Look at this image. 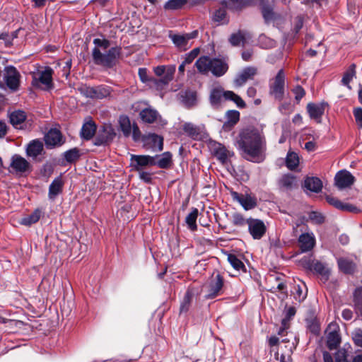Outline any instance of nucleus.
<instances>
[{
    "label": "nucleus",
    "instance_id": "e433bc0d",
    "mask_svg": "<svg viewBox=\"0 0 362 362\" xmlns=\"http://www.w3.org/2000/svg\"><path fill=\"white\" fill-rule=\"evenodd\" d=\"M41 216L42 211L40 209H36L32 214L23 217L20 221V223L23 226H30L32 224L37 223L40 220Z\"/></svg>",
    "mask_w": 362,
    "mask_h": 362
},
{
    "label": "nucleus",
    "instance_id": "052dcab7",
    "mask_svg": "<svg viewBox=\"0 0 362 362\" xmlns=\"http://www.w3.org/2000/svg\"><path fill=\"white\" fill-rule=\"evenodd\" d=\"M93 44L95 45V47H101L103 49H106L110 47V41L106 39H99L95 38L93 40Z\"/></svg>",
    "mask_w": 362,
    "mask_h": 362
},
{
    "label": "nucleus",
    "instance_id": "f257e3e1",
    "mask_svg": "<svg viewBox=\"0 0 362 362\" xmlns=\"http://www.w3.org/2000/svg\"><path fill=\"white\" fill-rule=\"evenodd\" d=\"M236 146L245 159L257 163L264 160L266 141L263 133L258 129L250 127L240 131Z\"/></svg>",
    "mask_w": 362,
    "mask_h": 362
},
{
    "label": "nucleus",
    "instance_id": "a18cd8bd",
    "mask_svg": "<svg viewBox=\"0 0 362 362\" xmlns=\"http://www.w3.org/2000/svg\"><path fill=\"white\" fill-rule=\"evenodd\" d=\"M193 294L190 291H187L180 305V313H186L189 310Z\"/></svg>",
    "mask_w": 362,
    "mask_h": 362
},
{
    "label": "nucleus",
    "instance_id": "69168bd1",
    "mask_svg": "<svg viewBox=\"0 0 362 362\" xmlns=\"http://www.w3.org/2000/svg\"><path fill=\"white\" fill-rule=\"evenodd\" d=\"M139 172V178L144 181L146 183H150L151 182L152 177L151 174L148 172L142 171V170Z\"/></svg>",
    "mask_w": 362,
    "mask_h": 362
},
{
    "label": "nucleus",
    "instance_id": "c9c22d12",
    "mask_svg": "<svg viewBox=\"0 0 362 362\" xmlns=\"http://www.w3.org/2000/svg\"><path fill=\"white\" fill-rule=\"evenodd\" d=\"M326 200L329 204L334 206L337 209H341L343 211H355L356 210V206H354L348 204H344L334 197L327 196L326 197Z\"/></svg>",
    "mask_w": 362,
    "mask_h": 362
},
{
    "label": "nucleus",
    "instance_id": "58836bf2",
    "mask_svg": "<svg viewBox=\"0 0 362 362\" xmlns=\"http://www.w3.org/2000/svg\"><path fill=\"white\" fill-rule=\"evenodd\" d=\"M156 158V165L160 168H168L172 163V154L167 151Z\"/></svg>",
    "mask_w": 362,
    "mask_h": 362
},
{
    "label": "nucleus",
    "instance_id": "412c9836",
    "mask_svg": "<svg viewBox=\"0 0 362 362\" xmlns=\"http://www.w3.org/2000/svg\"><path fill=\"white\" fill-rule=\"evenodd\" d=\"M45 142L48 148L62 145L64 141L61 132L56 128L51 129L45 136Z\"/></svg>",
    "mask_w": 362,
    "mask_h": 362
},
{
    "label": "nucleus",
    "instance_id": "39448f33",
    "mask_svg": "<svg viewBox=\"0 0 362 362\" xmlns=\"http://www.w3.org/2000/svg\"><path fill=\"white\" fill-rule=\"evenodd\" d=\"M176 66L175 65L170 66H158L153 68V71L157 76H162L160 78L152 79V85L157 89H163L164 86L168 85L173 78Z\"/></svg>",
    "mask_w": 362,
    "mask_h": 362
},
{
    "label": "nucleus",
    "instance_id": "7c9ffc66",
    "mask_svg": "<svg viewBox=\"0 0 362 362\" xmlns=\"http://www.w3.org/2000/svg\"><path fill=\"white\" fill-rule=\"evenodd\" d=\"M64 182L61 177L55 178L49 185V197L54 199L62 192Z\"/></svg>",
    "mask_w": 362,
    "mask_h": 362
},
{
    "label": "nucleus",
    "instance_id": "5701e85b",
    "mask_svg": "<svg viewBox=\"0 0 362 362\" xmlns=\"http://www.w3.org/2000/svg\"><path fill=\"white\" fill-rule=\"evenodd\" d=\"M329 332L327 335V346L329 350L336 349L341 343V337L335 325H329Z\"/></svg>",
    "mask_w": 362,
    "mask_h": 362
},
{
    "label": "nucleus",
    "instance_id": "ddd939ff",
    "mask_svg": "<svg viewBox=\"0 0 362 362\" xmlns=\"http://www.w3.org/2000/svg\"><path fill=\"white\" fill-rule=\"evenodd\" d=\"M112 89L107 86L97 87H86L84 89V95L92 99H103L110 95Z\"/></svg>",
    "mask_w": 362,
    "mask_h": 362
},
{
    "label": "nucleus",
    "instance_id": "1a4fd4ad",
    "mask_svg": "<svg viewBox=\"0 0 362 362\" xmlns=\"http://www.w3.org/2000/svg\"><path fill=\"white\" fill-rule=\"evenodd\" d=\"M144 147L153 152L161 151L163 148V138L156 134L145 135L142 139Z\"/></svg>",
    "mask_w": 362,
    "mask_h": 362
},
{
    "label": "nucleus",
    "instance_id": "774afa93",
    "mask_svg": "<svg viewBox=\"0 0 362 362\" xmlns=\"http://www.w3.org/2000/svg\"><path fill=\"white\" fill-rule=\"evenodd\" d=\"M290 320H288L287 317H284L281 321L282 327L279 329L278 332V334L281 335L283 332L288 328V322Z\"/></svg>",
    "mask_w": 362,
    "mask_h": 362
},
{
    "label": "nucleus",
    "instance_id": "f8f14e48",
    "mask_svg": "<svg viewBox=\"0 0 362 362\" xmlns=\"http://www.w3.org/2000/svg\"><path fill=\"white\" fill-rule=\"evenodd\" d=\"M139 116L142 122L146 124H153L155 122H158L162 125L166 124V122L162 119L158 112L151 106L142 109L139 112Z\"/></svg>",
    "mask_w": 362,
    "mask_h": 362
},
{
    "label": "nucleus",
    "instance_id": "393cba45",
    "mask_svg": "<svg viewBox=\"0 0 362 362\" xmlns=\"http://www.w3.org/2000/svg\"><path fill=\"white\" fill-rule=\"evenodd\" d=\"M337 264L339 270L346 274H352L356 270V264L348 257L337 259Z\"/></svg>",
    "mask_w": 362,
    "mask_h": 362
},
{
    "label": "nucleus",
    "instance_id": "6e6d98bb",
    "mask_svg": "<svg viewBox=\"0 0 362 362\" xmlns=\"http://www.w3.org/2000/svg\"><path fill=\"white\" fill-rule=\"evenodd\" d=\"M352 339L356 346L362 347V329H356L352 333Z\"/></svg>",
    "mask_w": 362,
    "mask_h": 362
},
{
    "label": "nucleus",
    "instance_id": "b1692460",
    "mask_svg": "<svg viewBox=\"0 0 362 362\" xmlns=\"http://www.w3.org/2000/svg\"><path fill=\"white\" fill-rule=\"evenodd\" d=\"M279 188L282 191H290L297 187L296 177L291 174H284L278 180Z\"/></svg>",
    "mask_w": 362,
    "mask_h": 362
},
{
    "label": "nucleus",
    "instance_id": "a211bd4d",
    "mask_svg": "<svg viewBox=\"0 0 362 362\" xmlns=\"http://www.w3.org/2000/svg\"><path fill=\"white\" fill-rule=\"evenodd\" d=\"M257 74V69L256 67L247 66L236 76L234 83L236 86L240 87L247 81L252 80Z\"/></svg>",
    "mask_w": 362,
    "mask_h": 362
},
{
    "label": "nucleus",
    "instance_id": "423d86ee",
    "mask_svg": "<svg viewBox=\"0 0 362 362\" xmlns=\"http://www.w3.org/2000/svg\"><path fill=\"white\" fill-rule=\"evenodd\" d=\"M269 93L277 100H282L285 93V74L280 69L276 76L270 81Z\"/></svg>",
    "mask_w": 362,
    "mask_h": 362
},
{
    "label": "nucleus",
    "instance_id": "dca6fc26",
    "mask_svg": "<svg viewBox=\"0 0 362 362\" xmlns=\"http://www.w3.org/2000/svg\"><path fill=\"white\" fill-rule=\"evenodd\" d=\"M233 200L237 201L245 210H250L257 206V199L249 194H240L237 192H230Z\"/></svg>",
    "mask_w": 362,
    "mask_h": 362
},
{
    "label": "nucleus",
    "instance_id": "6ab92c4d",
    "mask_svg": "<svg viewBox=\"0 0 362 362\" xmlns=\"http://www.w3.org/2000/svg\"><path fill=\"white\" fill-rule=\"evenodd\" d=\"M226 8L223 6L222 7L215 8L211 13L210 18L216 25H224L229 23L230 17L227 13Z\"/></svg>",
    "mask_w": 362,
    "mask_h": 362
},
{
    "label": "nucleus",
    "instance_id": "37998d69",
    "mask_svg": "<svg viewBox=\"0 0 362 362\" xmlns=\"http://www.w3.org/2000/svg\"><path fill=\"white\" fill-rule=\"evenodd\" d=\"M286 164L288 169L293 170L299 164V158L297 153L294 152L288 153L286 159Z\"/></svg>",
    "mask_w": 362,
    "mask_h": 362
},
{
    "label": "nucleus",
    "instance_id": "680f3d73",
    "mask_svg": "<svg viewBox=\"0 0 362 362\" xmlns=\"http://www.w3.org/2000/svg\"><path fill=\"white\" fill-rule=\"evenodd\" d=\"M356 122L359 127H362V108L356 107L354 110Z\"/></svg>",
    "mask_w": 362,
    "mask_h": 362
},
{
    "label": "nucleus",
    "instance_id": "bf43d9fd",
    "mask_svg": "<svg viewBox=\"0 0 362 362\" xmlns=\"http://www.w3.org/2000/svg\"><path fill=\"white\" fill-rule=\"evenodd\" d=\"M293 92L295 95V99L298 103L305 95V91L303 88L300 86H296L293 89Z\"/></svg>",
    "mask_w": 362,
    "mask_h": 362
},
{
    "label": "nucleus",
    "instance_id": "aec40b11",
    "mask_svg": "<svg viewBox=\"0 0 362 362\" xmlns=\"http://www.w3.org/2000/svg\"><path fill=\"white\" fill-rule=\"evenodd\" d=\"M10 168L16 173H23L30 170V164L21 156L15 154L11 157Z\"/></svg>",
    "mask_w": 362,
    "mask_h": 362
},
{
    "label": "nucleus",
    "instance_id": "6e6552de",
    "mask_svg": "<svg viewBox=\"0 0 362 362\" xmlns=\"http://www.w3.org/2000/svg\"><path fill=\"white\" fill-rule=\"evenodd\" d=\"M21 74L13 66H8L4 69V81L8 88L12 91H16L20 86Z\"/></svg>",
    "mask_w": 362,
    "mask_h": 362
},
{
    "label": "nucleus",
    "instance_id": "09e8293b",
    "mask_svg": "<svg viewBox=\"0 0 362 362\" xmlns=\"http://www.w3.org/2000/svg\"><path fill=\"white\" fill-rule=\"evenodd\" d=\"M186 2V0H169L165 4L164 8L167 10H177L181 8Z\"/></svg>",
    "mask_w": 362,
    "mask_h": 362
},
{
    "label": "nucleus",
    "instance_id": "79ce46f5",
    "mask_svg": "<svg viewBox=\"0 0 362 362\" xmlns=\"http://www.w3.org/2000/svg\"><path fill=\"white\" fill-rule=\"evenodd\" d=\"M355 69L356 65L354 64H351L345 71L341 79L342 84L347 86L349 88H351L349 83L356 76Z\"/></svg>",
    "mask_w": 362,
    "mask_h": 362
},
{
    "label": "nucleus",
    "instance_id": "9d476101",
    "mask_svg": "<svg viewBox=\"0 0 362 362\" xmlns=\"http://www.w3.org/2000/svg\"><path fill=\"white\" fill-rule=\"evenodd\" d=\"M206 298L212 299L223 293V278L217 274L210 281Z\"/></svg>",
    "mask_w": 362,
    "mask_h": 362
},
{
    "label": "nucleus",
    "instance_id": "c85d7f7f",
    "mask_svg": "<svg viewBox=\"0 0 362 362\" xmlns=\"http://www.w3.org/2000/svg\"><path fill=\"white\" fill-rule=\"evenodd\" d=\"M42 142L39 140H33L29 143L26 148V154L33 158H37L43 151Z\"/></svg>",
    "mask_w": 362,
    "mask_h": 362
},
{
    "label": "nucleus",
    "instance_id": "de8ad7c7",
    "mask_svg": "<svg viewBox=\"0 0 362 362\" xmlns=\"http://www.w3.org/2000/svg\"><path fill=\"white\" fill-rule=\"evenodd\" d=\"M119 124L122 131L123 132L125 136L129 135L132 127L130 120L127 116H122L119 118Z\"/></svg>",
    "mask_w": 362,
    "mask_h": 362
},
{
    "label": "nucleus",
    "instance_id": "cd10ccee",
    "mask_svg": "<svg viewBox=\"0 0 362 362\" xmlns=\"http://www.w3.org/2000/svg\"><path fill=\"white\" fill-rule=\"evenodd\" d=\"M248 4V0H223L221 5L232 12H240Z\"/></svg>",
    "mask_w": 362,
    "mask_h": 362
},
{
    "label": "nucleus",
    "instance_id": "864d4df0",
    "mask_svg": "<svg viewBox=\"0 0 362 362\" xmlns=\"http://www.w3.org/2000/svg\"><path fill=\"white\" fill-rule=\"evenodd\" d=\"M199 53V48H194L192 51H190L185 57V59L183 61L184 64H191L194 61V59L197 57Z\"/></svg>",
    "mask_w": 362,
    "mask_h": 362
},
{
    "label": "nucleus",
    "instance_id": "c756f323",
    "mask_svg": "<svg viewBox=\"0 0 362 362\" xmlns=\"http://www.w3.org/2000/svg\"><path fill=\"white\" fill-rule=\"evenodd\" d=\"M96 125L92 120L85 122L81 128V136L86 140H90L95 135Z\"/></svg>",
    "mask_w": 362,
    "mask_h": 362
},
{
    "label": "nucleus",
    "instance_id": "4be33fe9",
    "mask_svg": "<svg viewBox=\"0 0 362 362\" xmlns=\"http://www.w3.org/2000/svg\"><path fill=\"white\" fill-rule=\"evenodd\" d=\"M327 104L325 103H310L307 105V111L310 117L315 119L317 123L321 122L322 116L324 115Z\"/></svg>",
    "mask_w": 362,
    "mask_h": 362
},
{
    "label": "nucleus",
    "instance_id": "9b49d317",
    "mask_svg": "<svg viewBox=\"0 0 362 362\" xmlns=\"http://www.w3.org/2000/svg\"><path fill=\"white\" fill-rule=\"evenodd\" d=\"M247 226L249 233L255 240L261 239L267 231L264 223L259 219L247 218Z\"/></svg>",
    "mask_w": 362,
    "mask_h": 362
},
{
    "label": "nucleus",
    "instance_id": "49530a36",
    "mask_svg": "<svg viewBox=\"0 0 362 362\" xmlns=\"http://www.w3.org/2000/svg\"><path fill=\"white\" fill-rule=\"evenodd\" d=\"M228 260L235 269L238 271H245V267L243 262L240 259H238L235 255L229 254L228 255Z\"/></svg>",
    "mask_w": 362,
    "mask_h": 362
},
{
    "label": "nucleus",
    "instance_id": "4d7b16f0",
    "mask_svg": "<svg viewBox=\"0 0 362 362\" xmlns=\"http://www.w3.org/2000/svg\"><path fill=\"white\" fill-rule=\"evenodd\" d=\"M227 118L231 124H236L240 118V113L237 110H229L227 112Z\"/></svg>",
    "mask_w": 362,
    "mask_h": 362
},
{
    "label": "nucleus",
    "instance_id": "5fc2aeb1",
    "mask_svg": "<svg viewBox=\"0 0 362 362\" xmlns=\"http://www.w3.org/2000/svg\"><path fill=\"white\" fill-rule=\"evenodd\" d=\"M138 74H139L140 80L143 83L149 82L152 84V79H154V78H151V77L148 76L147 69L146 68H139Z\"/></svg>",
    "mask_w": 362,
    "mask_h": 362
},
{
    "label": "nucleus",
    "instance_id": "ea45409f",
    "mask_svg": "<svg viewBox=\"0 0 362 362\" xmlns=\"http://www.w3.org/2000/svg\"><path fill=\"white\" fill-rule=\"evenodd\" d=\"M310 269L321 275L325 280H327L330 274L329 269L322 262L319 261L313 262L310 265Z\"/></svg>",
    "mask_w": 362,
    "mask_h": 362
},
{
    "label": "nucleus",
    "instance_id": "72a5a7b5",
    "mask_svg": "<svg viewBox=\"0 0 362 362\" xmlns=\"http://www.w3.org/2000/svg\"><path fill=\"white\" fill-rule=\"evenodd\" d=\"M346 352L344 349H339L335 353L334 362H348ZM324 362H334L332 356L327 351L323 352Z\"/></svg>",
    "mask_w": 362,
    "mask_h": 362
},
{
    "label": "nucleus",
    "instance_id": "4468645a",
    "mask_svg": "<svg viewBox=\"0 0 362 362\" xmlns=\"http://www.w3.org/2000/svg\"><path fill=\"white\" fill-rule=\"evenodd\" d=\"M198 36V31L194 30L189 33L185 34H173L170 33L169 37L173 41L174 45L178 48H183L185 49L189 40L196 38Z\"/></svg>",
    "mask_w": 362,
    "mask_h": 362
},
{
    "label": "nucleus",
    "instance_id": "f03ea898",
    "mask_svg": "<svg viewBox=\"0 0 362 362\" xmlns=\"http://www.w3.org/2000/svg\"><path fill=\"white\" fill-rule=\"evenodd\" d=\"M194 66L200 74L206 75L210 72L216 77L223 76L229 68L226 58H211L209 56L200 57Z\"/></svg>",
    "mask_w": 362,
    "mask_h": 362
},
{
    "label": "nucleus",
    "instance_id": "f704fd0d",
    "mask_svg": "<svg viewBox=\"0 0 362 362\" xmlns=\"http://www.w3.org/2000/svg\"><path fill=\"white\" fill-rule=\"evenodd\" d=\"M182 129L188 136L193 139L201 138V129L192 123L187 122L184 124Z\"/></svg>",
    "mask_w": 362,
    "mask_h": 362
},
{
    "label": "nucleus",
    "instance_id": "20e7f679",
    "mask_svg": "<svg viewBox=\"0 0 362 362\" xmlns=\"http://www.w3.org/2000/svg\"><path fill=\"white\" fill-rule=\"evenodd\" d=\"M121 53V48L114 47L103 54L99 48L94 47L92 51V57L95 64L107 68H111L116 64L117 59Z\"/></svg>",
    "mask_w": 362,
    "mask_h": 362
},
{
    "label": "nucleus",
    "instance_id": "2eb2a0df",
    "mask_svg": "<svg viewBox=\"0 0 362 362\" xmlns=\"http://www.w3.org/2000/svg\"><path fill=\"white\" fill-rule=\"evenodd\" d=\"M158 156L132 155L131 161L136 171H141L144 167L156 165V158Z\"/></svg>",
    "mask_w": 362,
    "mask_h": 362
},
{
    "label": "nucleus",
    "instance_id": "0e129e2a",
    "mask_svg": "<svg viewBox=\"0 0 362 362\" xmlns=\"http://www.w3.org/2000/svg\"><path fill=\"white\" fill-rule=\"evenodd\" d=\"M310 218L316 223H322L325 221L324 216L317 212H312L310 215Z\"/></svg>",
    "mask_w": 362,
    "mask_h": 362
},
{
    "label": "nucleus",
    "instance_id": "13d9d810",
    "mask_svg": "<svg viewBox=\"0 0 362 362\" xmlns=\"http://www.w3.org/2000/svg\"><path fill=\"white\" fill-rule=\"evenodd\" d=\"M197 95L195 93H186L184 97V102L188 106H192L196 103Z\"/></svg>",
    "mask_w": 362,
    "mask_h": 362
},
{
    "label": "nucleus",
    "instance_id": "8fccbe9b",
    "mask_svg": "<svg viewBox=\"0 0 362 362\" xmlns=\"http://www.w3.org/2000/svg\"><path fill=\"white\" fill-rule=\"evenodd\" d=\"M80 157L79 150L76 148L66 151L64 153V158L69 163H73L77 160Z\"/></svg>",
    "mask_w": 362,
    "mask_h": 362
},
{
    "label": "nucleus",
    "instance_id": "473e14b6",
    "mask_svg": "<svg viewBox=\"0 0 362 362\" xmlns=\"http://www.w3.org/2000/svg\"><path fill=\"white\" fill-rule=\"evenodd\" d=\"M215 156L223 163H226L228 158L233 155L232 152L221 144L215 146L214 149Z\"/></svg>",
    "mask_w": 362,
    "mask_h": 362
},
{
    "label": "nucleus",
    "instance_id": "f3484780",
    "mask_svg": "<svg viewBox=\"0 0 362 362\" xmlns=\"http://www.w3.org/2000/svg\"><path fill=\"white\" fill-rule=\"evenodd\" d=\"M354 180V177L345 170L338 172L334 177L335 185L339 189L351 187Z\"/></svg>",
    "mask_w": 362,
    "mask_h": 362
},
{
    "label": "nucleus",
    "instance_id": "4c0bfd02",
    "mask_svg": "<svg viewBox=\"0 0 362 362\" xmlns=\"http://www.w3.org/2000/svg\"><path fill=\"white\" fill-rule=\"evenodd\" d=\"M9 119L13 126L18 128L26 119V115L24 111L16 110L11 113Z\"/></svg>",
    "mask_w": 362,
    "mask_h": 362
},
{
    "label": "nucleus",
    "instance_id": "603ef678",
    "mask_svg": "<svg viewBox=\"0 0 362 362\" xmlns=\"http://www.w3.org/2000/svg\"><path fill=\"white\" fill-rule=\"evenodd\" d=\"M232 223L235 226H244L247 225V219H245L240 214L235 213L232 216Z\"/></svg>",
    "mask_w": 362,
    "mask_h": 362
},
{
    "label": "nucleus",
    "instance_id": "2f4dec72",
    "mask_svg": "<svg viewBox=\"0 0 362 362\" xmlns=\"http://www.w3.org/2000/svg\"><path fill=\"white\" fill-rule=\"evenodd\" d=\"M304 187L311 192L317 193L321 191L322 183L318 177H307L304 181Z\"/></svg>",
    "mask_w": 362,
    "mask_h": 362
},
{
    "label": "nucleus",
    "instance_id": "a19ab883",
    "mask_svg": "<svg viewBox=\"0 0 362 362\" xmlns=\"http://www.w3.org/2000/svg\"><path fill=\"white\" fill-rule=\"evenodd\" d=\"M198 214V209L197 208H193L192 211L186 216L185 218L186 223L187 224L189 228L192 231L197 230V228L196 221Z\"/></svg>",
    "mask_w": 362,
    "mask_h": 362
},
{
    "label": "nucleus",
    "instance_id": "0eeeda50",
    "mask_svg": "<svg viewBox=\"0 0 362 362\" xmlns=\"http://www.w3.org/2000/svg\"><path fill=\"white\" fill-rule=\"evenodd\" d=\"M52 74L53 70L50 67H46L45 70L40 71L39 76H33L32 84L33 86L41 88L43 90H49L52 88Z\"/></svg>",
    "mask_w": 362,
    "mask_h": 362
},
{
    "label": "nucleus",
    "instance_id": "a878e982",
    "mask_svg": "<svg viewBox=\"0 0 362 362\" xmlns=\"http://www.w3.org/2000/svg\"><path fill=\"white\" fill-rule=\"evenodd\" d=\"M300 248L303 252L311 250L315 244V239L313 234L303 233L298 238Z\"/></svg>",
    "mask_w": 362,
    "mask_h": 362
},
{
    "label": "nucleus",
    "instance_id": "bb28decb",
    "mask_svg": "<svg viewBox=\"0 0 362 362\" xmlns=\"http://www.w3.org/2000/svg\"><path fill=\"white\" fill-rule=\"evenodd\" d=\"M115 133L110 125L103 126L98 132V136L95 139V144L100 146L112 139Z\"/></svg>",
    "mask_w": 362,
    "mask_h": 362
},
{
    "label": "nucleus",
    "instance_id": "e2e57ef3",
    "mask_svg": "<svg viewBox=\"0 0 362 362\" xmlns=\"http://www.w3.org/2000/svg\"><path fill=\"white\" fill-rule=\"evenodd\" d=\"M279 109V111L284 115H288L293 112V107L289 103H282Z\"/></svg>",
    "mask_w": 362,
    "mask_h": 362
},
{
    "label": "nucleus",
    "instance_id": "c03bdc74",
    "mask_svg": "<svg viewBox=\"0 0 362 362\" xmlns=\"http://www.w3.org/2000/svg\"><path fill=\"white\" fill-rule=\"evenodd\" d=\"M245 40V34L241 30L233 33L229 37V42L233 46H238Z\"/></svg>",
    "mask_w": 362,
    "mask_h": 362
},
{
    "label": "nucleus",
    "instance_id": "3c124183",
    "mask_svg": "<svg viewBox=\"0 0 362 362\" xmlns=\"http://www.w3.org/2000/svg\"><path fill=\"white\" fill-rule=\"evenodd\" d=\"M262 13L264 19L267 23L274 19V13L273 12L271 6L268 5H264L262 7Z\"/></svg>",
    "mask_w": 362,
    "mask_h": 362
},
{
    "label": "nucleus",
    "instance_id": "338daca9",
    "mask_svg": "<svg viewBox=\"0 0 362 362\" xmlns=\"http://www.w3.org/2000/svg\"><path fill=\"white\" fill-rule=\"evenodd\" d=\"M309 330L314 334H317L320 332L319 325L314 321H312L308 325Z\"/></svg>",
    "mask_w": 362,
    "mask_h": 362
},
{
    "label": "nucleus",
    "instance_id": "7ed1b4c3",
    "mask_svg": "<svg viewBox=\"0 0 362 362\" xmlns=\"http://www.w3.org/2000/svg\"><path fill=\"white\" fill-rule=\"evenodd\" d=\"M232 100L240 108H243L246 106L243 100L237 94L231 90H224L221 86H217L211 89L209 100L213 107H218L221 103L222 100Z\"/></svg>",
    "mask_w": 362,
    "mask_h": 362
}]
</instances>
